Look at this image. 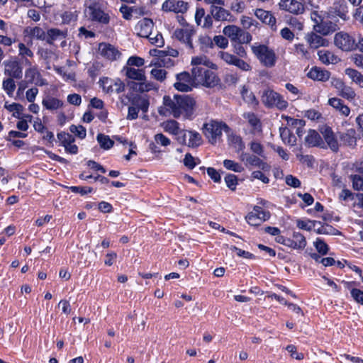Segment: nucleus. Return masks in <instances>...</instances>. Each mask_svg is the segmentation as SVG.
I'll return each mask as SVG.
<instances>
[{"label": "nucleus", "instance_id": "1", "mask_svg": "<svg viewBox=\"0 0 363 363\" xmlns=\"http://www.w3.org/2000/svg\"><path fill=\"white\" fill-rule=\"evenodd\" d=\"M163 105L167 111L175 118L183 116L186 119H191L196 101L194 97L187 94H174L173 99L165 95Z\"/></svg>", "mask_w": 363, "mask_h": 363}, {"label": "nucleus", "instance_id": "2", "mask_svg": "<svg viewBox=\"0 0 363 363\" xmlns=\"http://www.w3.org/2000/svg\"><path fill=\"white\" fill-rule=\"evenodd\" d=\"M225 5H216L209 8V13L206 15L203 8H196L195 13V21L197 26H201L203 28H211L213 20L216 21H231L233 18L230 12L225 9Z\"/></svg>", "mask_w": 363, "mask_h": 363}, {"label": "nucleus", "instance_id": "3", "mask_svg": "<svg viewBox=\"0 0 363 363\" xmlns=\"http://www.w3.org/2000/svg\"><path fill=\"white\" fill-rule=\"evenodd\" d=\"M84 6L85 13L89 21L101 25L109 23L111 17L108 13L105 11V6L101 0H88Z\"/></svg>", "mask_w": 363, "mask_h": 363}, {"label": "nucleus", "instance_id": "4", "mask_svg": "<svg viewBox=\"0 0 363 363\" xmlns=\"http://www.w3.org/2000/svg\"><path fill=\"white\" fill-rule=\"evenodd\" d=\"M252 53L266 67H272L276 65L277 57L274 50L264 44L253 45L251 46Z\"/></svg>", "mask_w": 363, "mask_h": 363}, {"label": "nucleus", "instance_id": "5", "mask_svg": "<svg viewBox=\"0 0 363 363\" xmlns=\"http://www.w3.org/2000/svg\"><path fill=\"white\" fill-rule=\"evenodd\" d=\"M191 73L195 81L206 87H214L220 81L214 72L204 67H193Z\"/></svg>", "mask_w": 363, "mask_h": 363}, {"label": "nucleus", "instance_id": "6", "mask_svg": "<svg viewBox=\"0 0 363 363\" xmlns=\"http://www.w3.org/2000/svg\"><path fill=\"white\" fill-rule=\"evenodd\" d=\"M261 99L267 108H277L279 111H284L289 106L288 101L282 95L270 89L264 91Z\"/></svg>", "mask_w": 363, "mask_h": 363}, {"label": "nucleus", "instance_id": "7", "mask_svg": "<svg viewBox=\"0 0 363 363\" xmlns=\"http://www.w3.org/2000/svg\"><path fill=\"white\" fill-rule=\"evenodd\" d=\"M318 131L323 136L324 148L328 147L333 152H338L340 145L339 144V131L334 132L332 127L327 124L319 127Z\"/></svg>", "mask_w": 363, "mask_h": 363}, {"label": "nucleus", "instance_id": "8", "mask_svg": "<svg viewBox=\"0 0 363 363\" xmlns=\"http://www.w3.org/2000/svg\"><path fill=\"white\" fill-rule=\"evenodd\" d=\"M229 127L225 123L211 120L203 125V133L208 139V142L214 145L218 138L221 137L223 130H228Z\"/></svg>", "mask_w": 363, "mask_h": 363}, {"label": "nucleus", "instance_id": "9", "mask_svg": "<svg viewBox=\"0 0 363 363\" xmlns=\"http://www.w3.org/2000/svg\"><path fill=\"white\" fill-rule=\"evenodd\" d=\"M277 242L291 249L303 250L307 245L306 237L300 232L294 231L291 237L284 235L276 237Z\"/></svg>", "mask_w": 363, "mask_h": 363}, {"label": "nucleus", "instance_id": "10", "mask_svg": "<svg viewBox=\"0 0 363 363\" xmlns=\"http://www.w3.org/2000/svg\"><path fill=\"white\" fill-rule=\"evenodd\" d=\"M335 45L343 51H352L359 49V40L356 42L354 38L347 33L339 32L335 35Z\"/></svg>", "mask_w": 363, "mask_h": 363}, {"label": "nucleus", "instance_id": "11", "mask_svg": "<svg viewBox=\"0 0 363 363\" xmlns=\"http://www.w3.org/2000/svg\"><path fill=\"white\" fill-rule=\"evenodd\" d=\"M189 3L183 0H166L162 4V11L166 13L184 14L189 9Z\"/></svg>", "mask_w": 363, "mask_h": 363}, {"label": "nucleus", "instance_id": "12", "mask_svg": "<svg viewBox=\"0 0 363 363\" xmlns=\"http://www.w3.org/2000/svg\"><path fill=\"white\" fill-rule=\"evenodd\" d=\"M177 82L174 84V87L179 91L188 92L191 91V86L194 81L192 74L188 72H182L176 75Z\"/></svg>", "mask_w": 363, "mask_h": 363}, {"label": "nucleus", "instance_id": "13", "mask_svg": "<svg viewBox=\"0 0 363 363\" xmlns=\"http://www.w3.org/2000/svg\"><path fill=\"white\" fill-rule=\"evenodd\" d=\"M196 31L193 28H177L173 36L184 44L185 46L190 50H194V45L192 42V37L195 35Z\"/></svg>", "mask_w": 363, "mask_h": 363}, {"label": "nucleus", "instance_id": "14", "mask_svg": "<svg viewBox=\"0 0 363 363\" xmlns=\"http://www.w3.org/2000/svg\"><path fill=\"white\" fill-rule=\"evenodd\" d=\"M4 74L9 77L20 79L23 76V67L17 60H9L4 62Z\"/></svg>", "mask_w": 363, "mask_h": 363}, {"label": "nucleus", "instance_id": "15", "mask_svg": "<svg viewBox=\"0 0 363 363\" xmlns=\"http://www.w3.org/2000/svg\"><path fill=\"white\" fill-rule=\"evenodd\" d=\"M279 9L294 15H301L305 11V6L297 0H281L279 3Z\"/></svg>", "mask_w": 363, "mask_h": 363}, {"label": "nucleus", "instance_id": "16", "mask_svg": "<svg viewBox=\"0 0 363 363\" xmlns=\"http://www.w3.org/2000/svg\"><path fill=\"white\" fill-rule=\"evenodd\" d=\"M240 160L242 161H245L246 164L258 167L264 172H269L271 169L270 164L260 159L258 155L242 152L240 155Z\"/></svg>", "mask_w": 363, "mask_h": 363}, {"label": "nucleus", "instance_id": "17", "mask_svg": "<svg viewBox=\"0 0 363 363\" xmlns=\"http://www.w3.org/2000/svg\"><path fill=\"white\" fill-rule=\"evenodd\" d=\"M25 79L30 84H34L38 86L46 84L45 79L42 77L37 65H34L26 69Z\"/></svg>", "mask_w": 363, "mask_h": 363}, {"label": "nucleus", "instance_id": "18", "mask_svg": "<svg viewBox=\"0 0 363 363\" xmlns=\"http://www.w3.org/2000/svg\"><path fill=\"white\" fill-rule=\"evenodd\" d=\"M357 135L354 128H350L345 132L339 131V144L340 146L354 147L357 145Z\"/></svg>", "mask_w": 363, "mask_h": 363}, {"label": "nucleus", "instance_id": "19", "mask_svg": "<svg viewBox=\"0 0 363 363\" xmlns=\"http://www.w3.org/2000/svg\"><path fill=\"white\" fill-rule=\"evenodd\" d=\"M99 50L103 57L110 61L116 60L121 55V52L116 48L107 43H100Z\"/></svg>", "mask_w": 363, "mask_h": 363}, {"label": "nucleus", "instance_id": "20", "mask_svg": "<svg viewBox=\"0 0 363 363\" xmlns=\"http://www.w3.org/2000/svg\"><path fill=\"white\" fill-rule=\"evenodd\" d=\"M336 30V24L330 20L329 14L325 16V19L318 24H313V31L323 35H327Z\"/></svg>", "mask_w": 363, "mask_h": 363}, {"label": "nucleus", "instance_id": "21", "mask_svg": "<svg viewBox=\"0 0 363 363\" xmlns=\"http://www.w3.org/2000/svg\"><path fill=\"white\" fill-rule=\"evenodd\" d=\"M154 23L151 18H144L138 22L135 26V30L138 31V34L140 37L149 38Z\"/></svg>", "mask_w": 363, "mask_h": 363}, {"label": "nucleus", "instance_id": "22", "mask_svg": "<svg viewBox=\"0 0 363 363\" xmlns=\"http://www.w3.org/2000/svg\"><path fill=\"white\" fill-rule=\"evenodd\" d=\"M126 86L131 95H134V93L149 91L152 87V84L147 83L146 81H127Z\"/></svg>", "mask_w": 363, "mask_h": 363}, {"label": "nucleus", "instance_id": "23", "mask_svg": "<svg viewBox=\"0 0 363 363\" xmlns=\"http://www.w3.org/2000/svg\"><path fill=\"white\" fill-rule=\"evenodd\" d=\"M317 33L315 31L307 33L305 37L306 42L312 49H318L328 45V40Z\"/></svg>", "mask_w": 363, "mask_h": 363}, {"label": "nucleus", "instance_id": "24", "mask_svg": "<svg viewBox=\"0 0 363 363\" xmlns=\"http://www.w3.org/2000/svg\"><path fill=\"white\" fill-rule=\"evenodd\" d=\"M255 15L263 23L269 26L272 29L276 28L277 20L271 11L262 9H257L255 11Z\"/></svg>", "mask_w": 363, "mask_h": 363}, {"label": "nucleus", "instance_id": "25", "mask_svg": "<svg viewBox=\"0 0 363 363\" xmlns=\"http://www.w3.org/2000/svg\"><path fill=\"white\" fill-rule=\"evenodd\" d=\"M305 142L308 147L324 148V141L320 134L315 130L310 129L305 138Z\"/></svg>", "mask_w": 363, "mask_h": 363}, {"label": "nucleus", "instance_id": "26", "mask_svg": "<svg viewBox=\"0 0 363 363\" xmlns=\"http://www.w3.org/2000/svg\"><path fill=\"white\" fill-rule=\"evenodd\" d=\"M125 72L127 81H146L145 72L144 69H135L134 67L125 66L123 69Z\"/></svg>", "mask_w": 363, "mask_h": 363}, {"label": "nucleus", "instance_id": "27", "mask_svg": "<svg viewBox=\"0 0 363 363\" xmlns=\"http://www.w3.org/2000/svg\"><path fill=\"white\" fill-rule=\"evenodd\" d=\"M46 33V43L53 45L55 41L65 39L67 36V30H62L57 28H51L47 30Z\"/></svg>", "mask_w": 363, "mask_h": 363}, {"label": "nucleus", "instance_id": "28", "mask_svg": "<svg viewBox=\"0 0 363 363\" xmlns=\"http://www.w3.org/2000/svg\"><path fill=\"white\" fill-rule=\"evenodd\" d=\"M307 77L314 81L326 82L330 77V72L315 66L307 73Z\"/></svg>", "mask_w": 363, "mask_h": 363}, {"label": "nucleus", "instance_id": "29", "mask_svg": "<svg viewBox=\"0 0 363 363\" xmlns=\"http://www.w3.org/2000/svg\"><path fill=\"white\" fill-rule=\"evenodd\" d=\"M334 13L343 21H347L350 18L348 6L347 3L343 1H338L333 4Z\"/></svg>", "mask_w": 363, "mask_h": 363}, {"label": "nucleus", "instance_id": "30", "mask_svg": "<svg viewBox=\"0 0 363 363\" xmlns=\"http://www.w3.org/2000/svg\"><path fill=\"white\" fill-rule=\"evenodd\" d=\"M23 33L28 35L31 38H35L39 40L45 41L46 32L39 26L27 27L24 29Z\"/></svg>", "mask_w": 363, "mask_h": 363}, {"label": "nucleus", "instance_id": "31", "mask_svg": "<svg viewBox=\"0 0 363 363\" xmlns=\"http://www.w3.org/2000/svg\"><path fill=\"white\" fill-rule=\"evenodd\" d=\"M280 137L286 145L293 146L296 143V138L293 132L287 127L279 128Z\"/></svg>", "mask_w": 363, "mask_h": 363}, {"label": "nucleus", "instance_id": "32", "mask_svg": "<svg viewBox=\"0 0 363 363\" xmlns=\"http://www.w3.org/2000/svg\"><path fill=\"white\" fill-rule=\"evenodd\" d=\"M329 104L344 116H348L350 113V108L340 99L331 98L329 99Z\"/></svg>", "mask_w": 363, "mask_h": 363}, {"label": "nucleus", "instance_id": "33", "mask_svg": "<svg viewBox=\"0 0 363 363\" xmlns=\"http://www.w3.org/2000/svg\"><path fill=\"white\" fill-rule=\"evenodd\" d=\"M318 55L320 61L325 65L336 64L340 60L333 52L329 50H320L318 52Z\"/></svg>", "mask_w": 363, "mask_h": 363}, {"label": "nucleus", "instance_id": "34", "mask_svg": "<svg viewBox=\"0 0 363 363\" xmlns=\"http://www.w3.org/2000/svg\"><path fill=\"white\" fill-rule=\"evenodd\" d=\"M199 49L202 52L208 53L210 49L214 48L213 39L207 35H201L198 39Z\"/></svg>", "mask_w": 363, "mask_h": 363}, {"label": "nucleus", "instance_id": "35", "mask_svg": "<svg viewBox=\"0 0 363 363\" xmlns=\"http://www.w3.org/2000/svg\"><path fill=\"white\" fill-rule=\"evenodd\" d=\"M42 104L46 109L52 111L61 108L63 102L57 98L48 96L43 99Z\"/></svg>", "mask_w": 363, "mask_h": 363}, {"label": "nucleus", "instance_id": "36", "mask_svg": "<svg viewBox=\"0 0 363 363\" xmlns=\"http://www.w3.org/2000/svg\"><path fill=\"white\" fill-rule=\"evenodd\" d=\"M345 73L352 82L363 87V74H362L359 71L353 68H346Z\"/></svg>", "mask_w": 363, "mask_h": 363}, {"label": "nucleus", "instance_id": "37", "mask_svg": "<svg viewBox=\"0 0 363 363\" xmlns=\"http://www.w3.org/2000/svg\"><path fill=\"white\" fill-rule=\"evenodd\" d=\"M244 117L247 120L248 123L253 128V130L257 131L262 130L261 121L255 113H247V114L244 115Z\"/></svg>", "mask_w": 363, "mask_h": 363}, {"label": "nucleus", "instance_id": "38", "mask_svg": "<svg viewBox=\"0 0 363 363\" xmlns=\"http://www.w3.org/2000/svg\"><path fill=\"white\" fill-rule=\"evenodd\" d=\"M79 11H65L60 14L62 18V23L69 25L72 22H75L78 19Z\"/></svg>", "mask_w": 363, "mask_h": 363}, {"label": "nucleus", "instance_id": "39", "mask_svg": "<svg viewBox=\"0 0 363 363\" xmlns=\"http://www.w3.org/2000/svg\"><path fill=\"white\" fill-rule=\"evenodd\" d=\"M131 104L133 106H137L139 108V111L141 110L143 113L148 111L150 102L147 99L141 98L139 96H133Z\"/></svg>", "mask_w": 363, "mask_h": 363}, {"label": "nucleus", "instance_id": "40", "mask_svg": "<svg viewBox=\"0 0 363 363\" xmlns=\"http://www.w3.org/2000/svg\"><path fill=\"white\" fill-rule=\"evenodd\" d=\"M163 128L165 132L172 135H179V123L175 120H169L163 123Z\"/></svg>", "mask_w": 363, "mask_h": 363}, {"label": "nucleus", "instance_id": "41", "mask_svg": "<svg viewBox=\"0 0 363 363\" xmlns=\"http://www.w3.org/2000/svg\"><path fill=\"white\" fill-rule=\"evenodd\" d=\"M320 227L315 229L317 234L333 235H338L341 233L337 229L335 228L329 224H319Z\"/></svg>", "mask_w": 363, "mask_h": 363}, {"label": "nucleus", "instance_id": "42", "mask_svg": "<svg viewBox=\"0 0 363 363\" xmlns=\"http://www.w3.org/2000/svg\"><path fill=\"white\" fill-rule=\"evenodd\" d=\"M240 94L242 98L245 102L252 105H258L259 101L257 99L255 95L253 92L249 91V89L245 86H242Z\"/></svg>", "mask_w": 363, "mask_h": 363}, {"label": "nucleus", "instance_id": "43", "mask_svg": "<svg viewBox=\"0 0 363 363\" xmlns=\"http://www.w3.org/2000/svg\"><path fill=\"white\" fill-rule=\"evenodd\" d=\"M288 124L292 127H297L296 134L301 137L304 133L303 126L305 125V121L302 119H296L291 117H286Z\"/></svg>", "mask_w": 363, "mask_h": 363}, {"label": "nucleus", "instance_id": "44", "mask_svg": "<svg viewBox=\"0 0 363 363\" xmlns=\"http://www.w3.org/2000/svg\"><path fill=\"white\" fill-rule=\"evenodd\" d=\"M96 139L100 147L104 150H109L114 145V142L110 138V137L103 133H99L96 136Z\"/></svg>", "mask_w": 363, "mask_h": 363}, {"label": "nucleus", "instance_id": "45", "mask_svg": "<svg viewBox=\"0 0 363 363\" xmlns=\"http://www.w3.org/2000/svg\"><path fill=\"white\" fill-rule=\"evenodd\" d=\"M296 226L301 229V230H307V231H311L312 230V229H315V226L317 224H320V221H317V220H301V219H298L296 220Z\"/></svg>", "mask_w": 363, "mask_h": 363}, {"label": "nucleus", "instance_id": "46", "mask_svg": "<svg viewBox=\"0 0 363 363\" xmlns=\"http://www.w3.org/2000/svg\"><path fill=\"white\" fill-rule=\"evenodd\" d=\"M189 139L188 146L189 147H197L202 143V138L201 135L195 130H189Z\"/></svg>", "mask_w": 363, "mask_h": 363}, {"label": "nucleus", "instance_id": "47", "mask_svg": "<svg viewBox=\"0 0 363 363\" xmlns=\"http://www.w3.org/2000/svg\"><path fill=\"white\" fill-rule=\"evenodd\" d=\"M286 22L292 28L296 29L297 30H302L303 28V19L302 17H286Z\"/></svg>", "mask_w": 363, "mask_h": 363}, {"label": "nucleus", "instance_id": "48", "mask_svg": "<svg viewBox=\"0 0 363 363\" xmlns=\"http://www.w3.org/2000/svg\"><path fill=\"white\" fill-rule=\"evenodd\" d=\"M99 85L102 88L104 92L111 94L113 93V80L104 77L99 79Z\"/></svg>", "mask_w": 363, "mask_h": 363}, {"label": "nucleus", "instance_id": "49", "mask_svg": "<svg viewBox=\"0 0 363 363\" xmlns=\"http://www.w3.org/2000/svg\"><path fill=\"white\" fill-rule=\"evenodd\" d=\"M240 28L235 25H228L223 28V34L228 37L232 42L236 40V38L239 31Z\"/></svg>", "mask_w": 363, "mask_h": 363}, {"label": "nucleus", "instance_id": "50", "mask_svg": "<svg viewBox=\"0 0 363 363\" xmlns=\"http://www.w3.org/2000/svg\"><path fill=\"white\" fill-rule=\"evenodd\" d=\"M313 245L320 255H325L328 253L329 246L323 238H317Z\"/></svg>", "mask_w": 363, "mask_h": 363}, {"label": "nucleus", "instance_id": "51", "mask_svg": "<svg viewBox=\"0 0 363 363\" xmlns=\"http://www.w3.org/2000/svg\"><path fill=\"white\" fill-rule=\"evenodd\" d=\"M223 166L228 170L233 171L235 172L241 173L244 171V167L238 162L231 160H225L223 161Z\"/></svg>", "mask_w": 363, "mask_h": 363}, {"label": "nucleus", "instance_id": "52", "mask_svg": "<svg viewBox=\"0 0 363 363\" xmlns=\"http://www.w3.org/2000/svg\"><path fill=\"white\" fill-rule=\"evenodd\" d=\"M57 138L60 143L61 146H65L69 143H73L74 142V138L69 133L65 131H61L57 134Z\"/></svg>", "mask_w": 363, "mask_h": 363}, {"label": "nucleus", "instance_id": "53", "mask_svg": "<svg viewBox=\"0 0 363 363\" xmlns=\"http://www.w3.org/2000/svg\"><path fill=\"white\" fill-rule=\"evenodd\" d=\"M15 78L8 77L4 79L3 88L9 96H11L16 89Z\"/></svg>", "mask_w": 363, "mask_h": 363}, {"label": "nucleus", "instance_id": "54", "mask_svg": "<svg viewBox=\"0 0 363 363\" xmlns=\"http://www.w3.org/2000/svg\"><path fill=\"white\" fill-rule=\"evenodd\" d=\"M294 47L295 53L298 56V57L304 58L306 60H308L311 57L310 53L304 44H296Z\"/></svg>", "mask_w": 363, "mask_h": 363}, {"label": "nucleus", "instance_id": "55", "mask_svg": "<svg viewBox=\"0 0 363 363\" xmlns=\"http://www.w3.org/2000/svg\"><path fill=\"white\" fill-rule=\"evenodd\" d=\"M239 31L240 32H238V33L236 40H235L234 43H241V44L250 43V41L252 40V38L251 34L249 32L243 30L240 28L239 29Z\"/></svg>", "mask_w": 363, "mask_h": 363}, {"label": "nucleus", "instance_id": "56", "mask_svg": "<svg viewBox=\"0 0 363 363\" xmlns=\"http://www.w3.org/2000/svg\"><path fill=\"white\" fill-rule=\"evenodd\" d=\"M5 108L10 112L15 111L13 116L17 118H21V113L23 110V106L17 103H12L9 105H5Z\"/></svg>", "mask_w": 363, "mask_h": 363}, {"label": "nucleus", "instance_id": "57", "mask_svg": "<svg viewBox=\"0 0 363 363\" xmlns=\"http://www.w3.org/2000/svg\"><path fill=\"white\" fill-rule=\"evenodd\" d=\"M68 189L71 192L79 194L81 196H84L93 191V188L91 186H71Z\"/></svg>", "mask_w": 363, "mask_h": 363}, {"label": "nucleus", "instance_id": "58", "mask_svg": "<svg viewBox=\"0 0 363 363\" xmlns=\"http://www.w3.org/2000/svg\"><path fill=\"white\" fill-rule=\"evenodd\" d=\"M225 182L227 186L232 191H235L236 189V186L238 184V177L233 174H228L225 177Z\"/></svg>", "mask_w": 363, "mask_h": 363}, {"label": "nucleus", "instance_id": "59", "mask_svg": "<svg viewBox=\"0 0 363 363\" xmlns=\"http://www.w3.org/2000/svg\"><path fill=\"white\" fill-rule=\"evenodd\" d=\"M218 56L222 60L229 65H233L236 58L238 57L235 55L225 51H220L218 52Z\"/></svg>", "mask_w": 363, "mask_h": 363}, {"label": "nucleus", "instance_id": "60", "mask_svg": "<svg viewBox=\"0 0 363 363\" xmlns=\"http://www.w3.org/2000/svg\"><path fill=\"white\" fill-rule=\"evenodd\" d=\"M233 52L238 57L247 58V52L246 51V49L241 43H233Z\"/></svg>", "mask_w": 363, "mask_h": 363}, {"label": "nucleus", "instance_id": "61", "mask_svg": "<svg viewBox=\"0 0 363 363\" xmlns=\"http://www.w3.org/2000/svg\"><path fill=\"white\" fill-rule=\"evenodd\" d=\"M249 146H250V150L254 154H255L256 155H258L259 157H264V147H263V145L260 143L256 142V141H252L250 143Z\"/></svg>", "mask_w": 363, "mask_h": 363}, {"label": "nucleus", "instance_id": "62", "mask_svg": "<svg viewBox=\"0 0 363 363\" xmlns=\"http://www.w3.org/2000/svg\"><path fill=\"white\" fill-rule=\"evenodd\" d=\"M69 130L81 139H84L86 136V130L82 125H71Z\"/></svg>", "mask_w": 363, "mask_h": 363}, {"label": "nucleus", "instance_id": "63", "mask_svg": "<svg viewBox=\"0 0 363 363\" xmlns=\"http://www.w3.org/2000/svg\"><path fill=\"white\" fill-rule=\"evenodd\" d=\"M328 13L323 11L314 10L311 13V18L314 24H318L321 21L325 19V16Z\"/></svg>", "mask_w": 363, "mask_h": 363}, {"label": "nucleus", "instance_id": "64", "mask_svg": "<svg viewBox=\"0 0 363 363\" xmlns=\"http://www.w3.org/2000/svg\"><path fill=\"white\" fill-rule=\"evenodd\" d=\"M351 179L354 189L357 191H363V177L354 174L351 175Z\"/></svg>", "mask_w": 363, "mask_h": 363}]
</instances>
